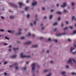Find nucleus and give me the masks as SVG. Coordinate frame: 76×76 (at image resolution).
<instances>
[{
	"label": "nucleus",
	"instance_id": "1",
	"mask_svg": "<svg viewBox=\"0 0 76 76\" xmlns=\"http://www.w3.org/2000/svg\"><path fill=\"white\" fill-rule=\"evenodd\" d=\"M23 53H21L20 54V56H21V57L22 58H24L25 57H26V58H30L31 57V56H27L26 55H23Z\"/></svg>",
	"mask_w": 76,
	"mask_h": 76
},
{
	"label": "nucleus",
	"instance_id": "2",
	"mask_svg": "<svg viewBox=\"0 0 76 76\" xmlns=\"http://www.w3.org/2000/svg\"><path fill=\"white\" fill-rule=\"evenodd\" d=\"M36 65V63H34L32 64V72H33L34 71H35V65Z\"/></svg>",
	"mask_w": 76,
	"mask_h": 76
},
{
	"label": "nucleus",
	"instance_id": "3",
	"mask_svg": "<svg viewBox=\"0 0 76 76\" xmlns=\"http://www.w3.org/2000/svg\"><path fill=\"white\" fill-rule=\"evenodd\" d=\"M72 61H74V62H76V61H75V60L73 59L70 58L69 59V60L67 61V63H72Z\"/></svg>",
	"mask_w": 76,
	"mask_h": 76
},
{
	"label": "nucleus",
	"instance_id": "4",
	"mask_svg": "<svg viewBox=\"0 0 76 76\" xmlns=\"http://www.w3.org/2000/svg\"><path fill=\"white\" fill-rule=\"evenodd\" d=\"M10 4L12 6H13V7H17V5L13 4L11 3H10Z\"/></svg>",
	"mask_w": 76,
	"mask_h": 76
},
{
	"label": "nucleus",
	"instance_id": "5",
	"mask_svg": "<svg viewBox=\"0 0 76 76\" xmlns=\"http://www.w3.org/2000/svg\"><path fill=\"white\" fill-rule=\"evenodd\" d=\"M66 34L65 33H62V34H59L56 35L57 37H60L61 36V35H65Z\"/></svg>",
	"mask_w": 76,
	"mask_h": 76
},
{
	"label": "nucleus",
	"instance_id": "6",
	"mask_svg": "<svg viewBox=\"0 0 76 76\" xmlns=\"http://www.w3.org/2000/svg\"><path fill=\"white\" fill-rule=\"evenodd\" d=\"M31 41H28V42H26L25 43V45H28V44H31Z\"/></svg>",
	"mask_w": 76,
	"mask_h": 76
},
{
	"label": "nucleus",
	"instance_id": "7",
	"mask_svg": "<svg viewBox=\"0 0 76 76\" xmlns=\"http://www.w3.org/2000/svg\"><path fill=\"white\" fill-rule=\"evenodd\" d=\"M21 31H22V30L21 29H19V33L17 34V35H20L21 34Z\"/></svg>",
	"mask_w": 76,
	"mask_h": 76
},
{
	"label": "nucleus",
	"instance_id": "8",
	"mask_svg": "<svg viewBox=\"0 0 76 76\" xmlns=\"http://www.w3.org/2000/svg\"><path fill=\"white\" fill-rule=\"evenodd\" d=\"M18 4L20 5V8H21V6L23 5V4L20 2H19L18 3Z\"/></svg>",
	"mask_w": 76,
	"mask_h": 76
},
{
	"label": "nucleus",
	"instance_id": "9",
	"mask_svg": "<svg viewBox=\"0 0 76 76\" xmlns=\"http://www.w3.org/2000/svg\"><path fill=\"white\" fill-rule=\"evenodd\" d=\"M17 56V55H15L13 56H11L10 58H15Z\"/></svg>",
	"mask_w": 76,
	"mask_h": 76
},
{
	"label": "nucleus",
	"instance_id": "10",
	"mask_svg": "<svg viewBox=\"0 0 76 76\" xmlns=\"http://www.w3.org/2000/svg\"><path fill=\"white\" fill-rule=\"evenodd\" d=\"M63 5H62L61 6V7H65V6H66V3H63Z\"/></svg>",
	"mask_w": 76,
	"mask_h": 76
},
{
	"label": "nucleus",
	"instance_id": "11",
	"mask_svg": "<svg viewBox=\"0 0 76 76\" xmlns=\"http://www.w3.org/2000/svg\"><path fill=\"white\" fill-rule=\"evenodd\" d=\"M37 2H35L34 3H32V6H35L36 5H37Z\"/></svg>",
	"mask_w": 76,
	"mask_h": 76
},
{
	"label": "nucleus",
	"instance_id": "12",
	"mask_svg": "<svg viewBox=\"0 0 76 76\" xmlns=\"http://www.w3.org/2000/svg\"><path fill=\"white\" fill-rule=\"evenodd\" d=\"M73 50H75V48L72 47L70 51L72 52V51H73Z\"/></svg>",
	"mask_w": 76,
	"mask_h": 76
},
{
	"label": "nucleus",
	"instance_id": "13",
	"mask_svg": "<svg viewBox=\"0 0 76 76\" xmlns=\"http://www.w3.org/2000/svg\"><path fill=\"white\" fill-rule=\"evenodd\" d=\"M38 45H34L32 46V48H34V47H37Z\"/></svg>",
	"mask_w": 76,
	"mask_h": 76
},
{
	"label": "nucleus",
	"instance_id": "14",
	"mask_svg": "<svg viewBox=\"0 0 76 76\" xmlns=\"http://www.w3.org/2000/svg\"><path fill=\"white\" fill-rule=\"evenodd\" d=\"M22 70H26V68L25 67H23L21 68Z\"/></svg>",
	"mask_w": 76,
	"mask_h": 76
},
{
	"label": "nucleus",
	"instance_id": "15",
	"mask_svg": "<svg viewBox=\"0 0 76 76\" xmlns=\"http://www.w3.org/2000/svg\"><path fill=\"white\" fill-rule=\"evenodd\" d=\"M13 49L15 51H16V50H18L19 49V48H13Z\"/></svg>",
	"mask_w": 76,
	"mask_h": 76
},
{
	"label": "nucleus",
	"instance_id": "16",
	"mask_svg": "<svg viewBox=\"0 0 76 76\" xmlns=\"http://www.w3.org/2000/svg\"><path fill=\"white\" fill-rule=\"evenodd\" d=\"M38 20V19H37L34 22V23L35 25H36V23H37V20Z\"/></svg>",
	"mask_w": 76,
	"mask_h": 76
},
{
	"label": "nucleus",
	"instance_id": "17",
	"mask_svg": "<svg viewBox=\"0 0 76 76\" xmlns=\"http://www.w3.org/2000/svg\"><path fill=\"white\" fill-rule=\"evenodd\" d=\"M52 18H53V15H51L49 17V19H52Z\"/></svg>",
	"mask_w": 76,
	"mask_h": 76
},
{
	"label": "nucleus",
	"instance_id": "18",
	"mask_svg": "<svg viewBox=\"0 0 76 76\" xmlns=\"http://www.w3.org/2000/svg\"><path fill=\"white\" fill-rule=\"evenodd\" d=\"M57 25V23H53V25L54 26H55V25Z\"/></svg>",
	"mask_w": 76,
	"mask_h": 76
},
{
	"label": "nucleus",
	"instance_id": "19",
	"mask_svg": "<svg viewBox=\"0 0 76 76\" xmlns=\"http://www.w3.org/2000/svg\"><path fill=\"white\" fill-rule=\"evenodd\" d=\"M56 13L57 14H61V12H56Z\"/></svg>",
	"mask_w": 76,
	"mask_h": 76
},
{
	"label": "nucleus",
	"instance_id": "20",
	"mask_svg": "<svg viewBox=\"0 0 76 76\" xmlns=\"http://www.w3.org/2000/svg\"><path fill=\"white\" fill-rule=\"evenodd\" d=\"M14 65L15 66H18V64L16 62L15 63Z\"/></svg>",
	"mask_w": 76,
	"mask_h": 76
},
{
	"label": "nucleus",
	"instance_id": "21",
	"mask_svg": "<svg viewBox=\"0 0 76 76\" xmlns=\"http://www.w3.org/2000/svg\"><path fill=\"white\" fill-rule=\"evenodd\" d=\"M8 63V62L7 61H5L4 62V64H7V63Z\"/></svg>",
	"mask_w": 76,
	"mask_h": 76
},
{
	"label": "nucleus",
	"instance_id": "22",
	"mask_svg": "<svg viewBox=\"0 0 76 76\" xmlns=\"http://www.w3.org/2000/svg\"><path fill=\"white\" fill-rule=\"evenodd\" d=\"M48 41H53V40H52L51 39V38H49L48 39Z\"/></svg>",
	"mask_w": 76,
	"mask_h": 76
},
{
	"label": "nucleus",
	"instance_id": "23",
	"mask_svg": "<svg viewBox=\"0 0 76 76\" xmlns=\"http://www.w3.org/2000/svg\"><path fill=\"white\" fill-rule=\"evenodd\" d=\"M14 16H10V19H13V18H14Z\"/></svg>",
	"mask_w": 76,
	"mask_h": 76
},
{
	"label": "nucleus",
	"instance_id": "24",
	"mask_svg": "<svg viewBox=\"0 0 76 76\" xmlns=\"http://www.w3.org/2000/svg\"><path fill=\"white\" fill-rule=\"evenodd\" d=\"M28 8H29V7H26L25 8V10H27L28 9Z\"/></svg>",
	"mask_w": 76,
	"mask_h": 76
},
{
	"label": "nucleus",
	"instance_id": "25",
	"mask_svg": "<svg viewBox=\"0 0 76 76\" xmlns=\"http://www.w3.org/2000/svg\"><path fill=\"white\" fill-rule=\"evenodd\" d=\"M0 31H1V32H4V30L3 29H0Z\"/></svg>",
	"mask_w": 76,
	"mask_h": 76
},
{
	"label": "nucleus",
	"instance_id": "26",
	"mask_svg": "<svg viewBox=\"0 0 76 76\" xmlns=\"http://www.w3.org/2000/svg\"><path fill=\"white\" fill-rule=\"evenodd\" d=\"M48 71V70H45L44 71V73H46Z\"/></svg>",
	"mask_w": 76,
	"mask_h": 76
},
{
	"label": "nucleus",
	"instance_id": "27",
	"mask_svg": "<svg viewBox=\"0 0 76 76\" xmlns=\"http://www.w3.org/2000/svg\"><path fill=\"white\" fill-rule=\"evenodd\" d=\"M5 39H8V40H9V38L7 37H5Z\"/></svg>",
	"mask_w": 76,
	"mask_h": 76
},
{
	"label": "nucleus",
	"instance_id": "28",
	"mask_svg": "<svg viewBox=\"0 0 76 76\" xmlns=\"http://www.w3.org/2000/svg\"><path fill=\"white\" fill-rule=\"evenodd\" d=\"M4 74L5 76H6V75H7V73H6V72H4Z\"/></svg>",
	"mask_w": 76,
	"mask_h": 76
},
{
	"label": "nucleus",
	"instance_id": "29",
	"mask_svg": "<svg viewBox=\"0 0 76 76\" xmlns=\"http://www.w3.org/2000/svg\"><path fill=\"white\" fill-rule=\"evenodd\" d=\"M65 73H66L65 72H63L61 73V75H64V74H65Z\"/></svg>",
	"mask_w": 76,
	"mask_h": 76
},
{
	"label": "nucleus",
	"instance_id": "30",
	"mask_svg": "<svg viewBox=\"0 0 76 76\" xmlns=\"http://www.w3.org/2000/svg\"><path fill=\"white\" fill-rule=\"evenodd\" d=\"M14 31H10V33H13V32H14Z\"/></svg>",
	"mask_w": 76,
	"mask_h": 76
},
{
	"label": "nucleus",
	"instance_id": "31",
	"mask_svg": "<svg viewBox=\"0 0 76 76\" xmlns=\"http://www.w3.org/2000/svg\"><path fill=\"white\" fill-rule=\"evenodd\" d=\"M72 75H76V73H71Z\"/></svg>",
	"mask_w": 76,
	"mask_h": 76
},
{
	"label": "nucleus",
	"instance_id": "32",
	"mask_svg": "<svg viewBox=\"0 0 76 76\" xmlns=\"http://www.w3.org/2000/svg\"><path fill=\"white\" fill-rule=\"evenodd\" d=\"M67 28H68V27H66L65 28H64V30L65 31V30H66V29H67Z\"/></svg>",
	"mask_w": 76,
	"mask_h": 76
},
{
	"label": "nucleus",
	"instance_id": "33",
	"mask_svg": "<svg viewBox=\"0 0 76 76\" xmlns=\"http://www.w3.org/2000/svg\"><path fill=\"white\" fill-rule=\"evenodd\" d=\"M53 41H54L55 42H57L58 41L57 40H56V39H53Z\"/></svg>",
	"mask_w": 76,
	"mask_h": 76
},
{
	"label": "nucleus",
	"instance_id": "34",
	"mask_svg": "<svg viewBox=\"0 0 76 76\" xmlns=\"http://www.w3.org/2000/svg\"><path fill=\"white\" fill-rule=\"evenodd\" d=\"M64 12H68V11H67V10H64Z\"/></svg>",
	"mask_w": 76,
	"mask_h": 76
},
{
	"label": "nucleus",
	"instance_id": "35",
	"mask_svg": "<svg viewBox=\"0 0 76 76\" xmlns=\"http://www.w3.org/2000/svg\"><path fill=\"white\" fill-rule=\"evenodd\" d=\"M21 39H25V37H21Z\"/></svg>",
	"mask_w": 76,
	"mask_h": 76
},
{
	"label": "nucleus",
	"instance_id": "36",
	"mask_svg": "<svg viewBox=\"0 0 76 76\" xmlns=\"http://www.w3.org/2000/svg\"><path fill=\"white\" fill-rule=\"evenodd\" d=\"M18 68H19V67H16L15 68V69L16 70H17V69H18Z\"/></svg>",
	"mask_w": 76,
	"mask_h": 76
},
{
	"label": "nucleus",
	"instance_id": "37",
	"mask_svg": "<svg viewBox=\"0 0 76 76\" xmlns=\"http://www.w3.org/2000/svg\"><path fill=\"white\" fill-rule=\"evenodd\" d=\"M4 45H8V44L7 43H4Z\"/></svg>",
	"mask_w": 76,
	"mask_h": 76
},
{
	"label": "nucleus",
	"instance_id": "38",
	"mask_svg": "<svg viewBox=\"0 0 76 76\" xmlns=\"http://www.w3.org/2000/svg\"><path fill=\"white\" fill-rule=\"evenodd\" d=\"M76 30H75L74 31L73 34H76Z\"/></svg>",
	"mask_w": 76,
	"mask_h": 76
},
{
	"label": "nucleus",
	"instance_id": "39",
	"mask_svg": "<svg viewBox=\"0 0 76 76\" xmlns=\"http://www.w3.org/2000/svg\"><path fill=\"white\" fill-rule=\"evenodd\" d=\"M74 19H75V17L74 16L72 17V20H73Z\"/></svg>",
	"mask_w": 76,
	"mask_h": 76
},
{
	"label": "nucleus",
	"instance_id": "40",
	"mask_svg": "<svg viewBox=\"0 0 76 76\" xmlns=\"http://www.w3.org/2000/svg\"><path fill=\"white\" fill-rule=\"evenodd\" d=\"M1 18L2 19H4V18L3 17V16H1Z\"/></svg>",
	"mask_w": 76,
	"mask_h": 76
},
{
	"label": "nucleus",
	"instance_id": "41",
	"mask_svg": "<svg viewBox=\"0 0 76 76\" xmlns=\"http://www.w3.org/2000/svg\"><path fill=\"white\" fill-rule=\"evenodd\" d=\"M27 18H29V15L28 14L27 16Z\"/></svg>",
	"mask_w": 76,
	"mask_h": 76
},
{
	"label": "nucleus",
	"instance_id": "42",
	"mask_svg": "<svg viewBox=\"0 0 76 76\" xmlns=\"http://www.w3.org/2000/svg\"><path fill=\"white\" fill-rule=\"evenodd\" d=\"M69 28H71V29H72L73 28V26H69Z\"/></svg>",
	"mask_w": 76,
	"mask_h": 76
},
{
	"label": "nucleus",
	"instance_id": "43",
	"mask_svg": "<svg viewBox=\"0 0 76 76\" xmlns=\"http://www.w3.org/2000/svg\"><path fill=\"white\" fill-rule=\"evenodd\" d=\"M66 68H69V66L67 65L66 66Z\"/></svg>",
	"mask_w": 76,
	"mask_h": 76
},
{
	"label": "nucleus",
	"instance_id": "44",
	"mask_svg": "<svg viewBox=\"0 0 76 76\" xmlns=\"http://www.w3.org/2000/svg\"><path fill=\"white\" fill-rule=\"evenodd\" d=\"M72 54H76V51L75 52H72Z\"/></svg>",
	"mask_w": 76,
	"mask_h": 76
},
{
	"label": "nucleus",
	"instance_id": "45",
	"mask_svg": "<svg viewBox=\"0 0 76 76\" xmlns=\"http://www.w3.org/2000/svg\"><path fill=\"white\" fill-rule=\"evenodd\" d=\"M68 41H71V39H68Z\"/></svg>",
	"mask_w": 76,
	"mask_h": 76
},
{
	"label": "nucleus",
	"instance_id": "46",
	"mask_svg": "<svg viewBox=\"0 0 76 76\" xmlns=\"http://www.w3.org/2000/svg\"><path fill=\"white\" fill-rule=\"evenodd\" d=\"M54 10H51V12H54Z\"/></svg>",
	"mask_w": 76,
	"mask_h": 76
},
{
	"label": "nucleus",
	"instance_id": "47",
	"mask_svg": "<svg viewBox=\"0 0 76 76\" xmlns=\"http://www.w3.org/2000/svg\"><path fill=\"white\" fill-rule=\"evenodd\" d=\"M51 75V74H50L48 75L47 76H50Z\"/></svg>",
	"mask_w": 76,
	"mask_h": 76
},
{
	"label": "nucleus",
	"instance_id": "48",
	"mask_svg": "<svg viewBox=\"0 0 76 76\" xmlns=\"http://www.w3.org/2000/svg\"><path fill=\"white\" fill-rule=\"evenodd\" d=\"M57 30V28H55L54 30V31H56Z\"/></svg>",
	"mask_w": 76,
	"mask_h": 76
},
{
	"label": "nucleus",
	"instance_id": "49",
	"mask_svg": "<svg viewBox=\"0 0 76 76\" xmlns=\"http://www.w3.org/2000/svg\"><path fill=\"white\" fill-rule=\"evenodd\" d=\"M32 37H35V35L34 34H33L32 35Z\"/></svg>",
	"mask_w": 76,
	"mask_h": 76
},
{
	"label": "nucleus",
	"instance_id": "50",
	"mask_svg": "<svg viewBox=\"0 0 76 76\" xmlns=\"http://www.w3.org/2000/svg\"><path fill=\"white\" fill-rule=\"evenodd\" d=\"M50 63H54V61H51Z\"/></svg>",
	"mask_w": 76,
	"mask_h": 76
},
{
	"label": "nucleus",
	"instance_id": "51",
	"mask_svg": "<svg viewBox=\"0 0 76 76\" xmlns=\"http://www.w3.org/2000/svg\"><path fill=\"white\" fill-rule=\"evenodd\" d=\"M60 18H61V17H59L58 19V20H60Z\"/></svg>",
	"mask_w": 76,
	"mask_h": 76
},
{
	"label": "nucleus",
	"instance_id": "52",
	"mask_svg": "<svg viewBox=\"0 0 76 76\" xmlns=\"http://www.w3.org/2000/svg\"><path fill=\"white\" fill-rule=\"evenodd\" d=\"M64 26V24H63V23H61V26Z\"/></svg>",
	"mask_w": 76,
	"mask_h": 76
},
{
	"label": "nucleus",
	"instance_id": "53",
	"mask_svg": "<svg viewBox=\"0 0 76 76\" xmlns=\"http://www.w3.org/2000/svg\"><path fill=\"white\" fill-rule=\"evenodd\" d=\"M44 19H47V17L45 16L44 17Z\"/></svg>",
	"mask_w": 76,
	"mask_h": 76
},
{
	"label": "nucleus",
	"instance_id": "54",
	"mask_svg": "<svg viewBox=\"0 0 76 76\" xmlns=\"http://www.w3.org/2000/svg\"><path fill=\"white\" fill-rule=\"evenodd\" d=\"M74 4H75L73 3H72V6H74Z\"/></svg>",
	"mask_w": 76,
	"mask_h": 76
},
{
	"label": "nucleus",
	"instance_id": "55",
	"mask_svg": "<svg viewBox=\"0 0 76 76\" xmlns=\"http://www.w3.org/2000/svg\"><path fill=\"white\" fill-rule=\"evenodd\" d=\"M26 2L27 3H29V0L27 1Z\"/></svg>",
	"mask_w": 76,
	"mask_h": 76
},
{
	"label": "nucleus",
	"instance_id": "56",
	"mask_svg": "<svg viewBox=\"0 0 76 76\" xmlns=\"http://www.w3.org/2000/svg\"><path fill=\"white\" fill-rule=\"evenodd\" d=\"M42 9L43 10H45V8H44V7L42 8Z\"/></svg>",
	"mask_w": 76,
	"mask_h": 76
},
{
	"label": "nucleus",
	"instance_id": "57",
	"mask_svg": "<svg viewBox=\"0 0 76 76\" xmlns=\"http://www.w3.org/2000/svg\"><path fill=\"white\" fill-rule=\"evenodd\" d=\"M28 36H30V35H31V33H28Z\"/></svg>",
	"mask_w": 76,
	"mask_h": 76
},
{
	"label": "nucleus",
	"instance_id": "58",
	"mask_svg": "<svg viewBox=\"0 0 76 76\" xmlns=\"http://www.w3.org/2000/svg\"><path fill=\"white\" fill-rule=\"evenodd\" d=\"M57 7H58V6H59V4H57Z\"/></svg>",
	"mask_w": 76,
	"mask_h": 76
},
{
	"label": "nucleus",
	"instance_id": "59",
	"mask_svg": "<svg viewBox=\"0 0 76 76\" xmlns=\"http://www.w3.org/2000/svg\"><path fill=\"white\" fill-rule=\"evenodd\" d=\"M47 52L48 53H49V50H47Z\"/></svg>",
	"mask_w": 76,
	"mask_h": 76
},
{
	"label": "nucleus",
	"instance_id": "60",
	"mask_svg": "<svg viewBox=\"0 0 76 76\" xmlns=\"http://www.w3.org/2000/svg\"><path fill=\"white\" fill-rule=\"evenodd\" d=\"M66 24H68V21H66Z\"/></svg>",
	"mask_w": 76,
	"mask_h": 76
},
{
	"label": "nucleus",
	"instance_id": "61",
	"mask_svg": "<svg viewBox=\"0 0 76 76\" xmlns=\"http://www.w3.org/2000/svg\"><path fill=\"white\" fill-rule=\"evenodd\" d=\"M42 30H43V29H44V27H43L42 28Z\"/></svg>",
	"mask_w": 76,
	"mask_h": 76
},
{
	"label": "nucleus",
	"instance_id": "62",
	"mask_svg": "<svg viewBox=\"0 0 76 76\" xmlns=\"http://www.w3.org/2000/svg\"><path fill=\"white\" fill-rule=\"evenodd\" d=\"M7 31L9 32V33H10V30H7Z\"/></svg>",
	"mask_w": 76,
	"mask_h": 76
},
{
	"label": "nucleus",
	"instance_id": "63",
	"mask_svg": "<svg viewBox=\"0 0 76 76\" xmlns=\"http://www.w3.org/2000/svg\"><path fill=\"white\" fill-rule=\"evenodd\" d=\"M32 23H31L30 24V25H31V26H32Z\"/></svg>",
	"mask_w": 76,
	"mask_h": 76
},
{
	"label": "nucleus",
	"instance_id": "64",
	"mask_svg": "<svg viewBox=\"0 0 76 76\" xmlns=\"http://www.w3.org/2000/svg\"><path fill=\"white\" fill-rule=\"evenodd\" d=\"M74 47H76V45H75V44H74Z\"/></svg>",
	"mask_w": 76,
	"mask_h": 76
}]
</instances>
